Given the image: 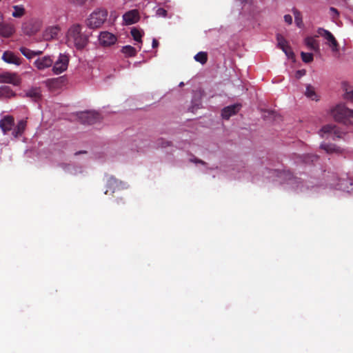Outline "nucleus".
Returning a JSON list of instances; mask_svg holds the SVG:
<instances>
[{
	"instance_id": "nucleus-1",
	"label": "nucleus",
	"mask_w": 353,
	"mask_h": 353,
	"mask_svg": "<svg viewBox=\"0 0 353 353\" xmlns=\"http://www.w3.org/2000/svg\"><path fill=\"white\" fill-rule=\"evenodd\" d=\"M90 34L83 31V27L79 23L72 25L67 32V42L77 50H83L89 42Z\"/></svg>"
},
{
	"instance_id": "nucleus-2",
	"label": "nucleus",
	"mask_w": 353,
	"mask_h": 353,
	"mask_svg": "<svg viewBox=\"0 0 353 353\" xmlns=\"http://www.w3.org/2000/svg\"><path fill=\"white\" fill-rule=\"evenodd\" d=\"M332 115L337 122L345 125L353 124V110L345 106V105H337L332 110Z\"/></svg>"
},
{
	"instance_id": "nucleus-3",
	"label": "nucleus",
	"mask_w": 353,
	"mask_h": 353,
	"mask_svg": "<svg viewBox=\"0 0 353 353\" xmlns=\"http://www.w3.org/2000/svg\"><path fill=\"white\" fill-rule=\"evenodd\" d=\"M107 17L108 11L105 9H96L86 19V25L90 29L99 28L104 23Z\"/></svg>"
},
{
	"instance_id": "nucleus-4",
	"label": "nucleus",
	"mask_w": 353,
	"mask_h": 353,
	"mask_svg": "<svg viewBox=\"0 0 353 353\" xmlns=\"http://www.w3.org/2000/svg\"><path fill=\"white\" fill-rule=\"evenodd\" d=\"M69 57L65 54H60L58 59L54 61L52 72L54 74H59L65 71L68 67Z\"/></svg>"
},
{
	"instance_id": "nucleus-5",
	"label": "nucleus",
	"mask_w": 353,
	"mask_h": 353,
	"mask_svg": "<svg viewBox=\"0 0 353 353\" xmlns=\"http://www.w3.org/2000/svg\"><path fill=\"white\" fill-rule=\"evenodd\" d=\"M317 32L319 35L323 37L327 41V43L330 47L332 48L333 52L339 51V43L334 35L328 30L319 28L317 30Z\"/></svg>"
},
{
	"instance_id": "nucleus-6",
	"label": "nucleus",
	"mask_w": 353,
	"mask_h": 353,
	"mask_svg": "<svg viewBox=\"0 0 353 353\" xmlns=\"http://www.w3.org/2000/svg\"><path fill=\"white\" fill-rule=\"evenodd\" d=\"M54 60L50 56H44L37 59L34 61L33 65L39 70H43L52 66Z\"/></svg>"
},
{
	"instance_id": "nucleus-7",
	"label": "nucleus",
	"mask_w": 353,
	"mask_h": 353,
	"mask_svg": "<svg viewBox=\"0 0 353 353\" xmlns=\"http://www.w3.org/2000/svg\"><path fill=\"white\" fill-rule=\"evenodd\" d=\"M117 40V39L114 34L107 31L101 32L99 36L100 44L105 47L114 44Z\"/></svg>"
},
{
	"instance_id": "nucleus-8",
	"label": "nucleus",
	"mask_w": 353,
	"mask_h": 353,
	"mask_svg": "<svg viewBox=\"0 0 353 353\" xmlns=\"http://www.w3.org/2000/svg\"><path fill=\"white\" fill-rule=\"evenodd\" d=\"M321 136L324 137V134H327L329 136L332 137L333 139L334 138H341L342 132L339 130V129L335 125L332 124H327L324 125L321 130Z\"/></svg>"
},
{
	"instance_id": "nucleus-9",
	"label": "nucleus",
	"mask_w": 353,
	"mask_h": 353,
	"mask_svg": "<svg viewBox=\"0 0 353 353\" xmlns=\"http://www.w3.org/2000/svg\"><path fill=\"white\" fill-rule=\"evenodd\" d=\"M139 13L137 10H132L123 15V19L126 25H131L139 20Z\"/></svg>"
},
{
	"instance_id": "nucleus-10",
	"label": "nucleus",
	"mask_w": 353,
	"mask_h": 353,
	"mask_svg": "<svg viewBox=\"0 0 353 353\" xmlns=\"http://www.w3.org/2000/svg\"><path fill=\"white\" fill-rule=\"evenodd\" d=\"M14 125V118L12 116H5L0 120V128L3 132V134H7Z\"/></svg>"
},
{
	"instance_id": "nucleus-11",
	"label": "nucleus",
	"mask_w": 353,
	"mask_h": 353,
	"mask_svg": "<svg viewBox=\"0 0 353 353\" xmlns=\"http://www.w3.org/2000/svg\"><path fill=\"white\" fill-rule=\"evenodd\" d=\"M0 83H11L18 85L20 83V79L15 74L3 73L0 74Z\"/></svg>"
},
{
	"instance_id": "nucleus-12",
	"label": "nucleus",
	"mask_w": 353,
	"mask_h": 353,
	"mask_svg": "<svg viewBox=\"0 0 353 353\" xmlns=\"http://www.w3.org/2000/svg\"><path fill=\"white\" fill-rule=\"evenodd\" d=\"M99 114L96 112H85L81 113L80 119L84 123L89 125L94 123L99 119Z\"/></svg>"
},
{
	"instance_id": "nucleus-13",
	"label": "nucleus",
	"mask_w": 353,
	"mask_h": 353,
	"mask_svg": "<svg viewBox=\"0 0 353 353\" xmlns=\"http://www.w3.org/2000/svg\"><path fill=\"white\" fill-rule=\"evenodd\" d=\"M2 59L8 63L16 65H19L21 63L20 59L11 51L4 52L2 55Z\"/></svg>"
},
{
	"instance_id": "nucleus-14",
	"label": "nucleus",
	"mask_w": 353,
	"mask_h": 353,
	"mask_svg": "<svg viewBox=\"0 0 353 353\" xmlns=\"http://www.w3.org/2000/svg\"><path fill=\"white\" fill-rule=\"evenodd\" d=\"M121 181H118L115 177L111 176L108 179L107 187L108 189L105 190V194H108L109 192L114 193L116 190L119 189Z\"/></svg>"
},
{
	"instance_id": "nucleus-15",
	"label": "nucleus",
	"mask_w": 353,
	"mask_h": 353,
	"mask_svg": "<svg viewBox=\"0 0 353 353\" xmlns=\"http://www.w3.org/2000/svg\"><path fill=\"white\" fill-rule=\"evenodd\" d=\"M239 105H232L225 107L221 112V116L225 119H228L232 115L236 114L239 110Z\"/></svg>"
},
{
	"instance_id": "nucleus-16",
	"label": "nucleus",
	"mask_w": 353,
	"mask_h": 353,
	"mask_svg": "<svg viewBox=\"0 0 353 353\" xmlns=\"http://www.w3.org/2000/svg\"><path fill=\"white\" fill-rule=\"evenodd\" d=\"M26 96L31 99L32 101L38 102L41 99V88L38 87L32 88L26 92Z\"/></svg>"
},
{
	"instance_id": "nucleus-17",
	"label": "nucleus",
	"mask_w": 353,
	"mask_h": 353,
	"mask_svg": "<svg viewBox=\"0 0 353 353\" xmlns=\"http://www.w3.org/2000/svg\"><path fill=\"white\" fill-rule=\"evenodd\" d=\"M14 32L13 25L10 23H0V35L3 37H10Z\"/></svg>"
},
{
	"instance_id": "nucleus-18",
	"label": "nucleus",
	"mask_w": 353,
	"mask_h": 353,
	"mask_svg": "<svg viewBox=\"0 0 353 353\" xmlns=\"http://www.w3.org/2000/svg\"><path fill=\"white\" fill-rule=\"evenodd\" d=\"M318 36L313 37H307L305 39L304 43L306 46L311 50L318 52L319 50V45L318 41L316 40L315 37Z\"/></svg>"
},
{
	"instance_id": "nucleus-19",
	"label": "nucleus",
	"mask_w": 353,
	"mask_h": 353,
	"mask_svg": "<svg viewBox=\"0 0 353 353\" xmlns=\"http://www.w3.org/2000/svg\"><path fill=\"white\" fill-rule=\"evenodd\" d=\"M60 31L58 26H52L47 28L44 33V38L46 40H51L56 38Z\"/></svg>"
},
{
	"instance_id": "nucleus-20",
	"label": "nucleus",
	"mask_w": 353,
	"mask_h": 353,
	"mask_svg": "<svg viewBox=\"0 0 353 353\" xmlns=\"http://www.w3.org/2000/svg\"><path fill=\"white\" fill-rule=\"evenodd\" d=\"M320 148L328 154L342 152V150L340 148L332 143H322Z\"/></svg>"
},
{
	"instance_id": "nucleus-21",
	"label": "nucleus",
	"mask_w": 353,
	"mask_h": 353,
	"mask_svg": "<svg viewBox=\"0 0 353 353\" xmlns=\"http://www.w3.org/2000/svg\"><path fill=\"white\" fill-rule=\"evenodd\" d=\"M304 94L311 100L319 101V96L316 92L315 88L310 84H307L306 85V90Z\"/></svg>"
},
{
	"instance_id": "nucleus-22",
	"label": "nucleus",
	"mask_w": 353,
	"mask_h": 353,
	"mask_svg": "<svg viewBox=\"0 0 353 353\" xmlns=\"http://www.w3.org/2000/svg\"><path fill=\"white\" fill-rule=\"evenodd\" d=\"M26 121L24 120L19 121L18 122L16 128H14L12 131V135L15 138L21 136L23 133V132L26 129Z\"/></svg>"
},
{
	"instance_id": "nucleus-23",
	"label": "nucleus",
	"mask_w": 353,
	"mask_h": 353,
	"mask_svg": "<svg viewBox=\"0 0 353 353\" xmlns=\"http://www.w3.org/2000/svg\"><path fill=\"white\" fill-rule=\"evenodd\" d=\"M121 52L128 57H133L137 54L136 49L129 45L123 46L121 49Z\"/></svg>"
},
{
	"instance_id": "nucleus-24",
	"label": "nucleus",
	"mask_w": 353,
	"mask_h": 353,
	"mask_svg": "<svg viewBox=\"0 0 353 353\" xmlns=\"http://www.w3.org/2000/svg\"><path fill=\"white\" fill-rule=\"evenodd\" d=\"M300 159H301L305 163H310L316 161L319 159V157L312 154H307L300 157Z\"/></svg>"
},
{
	"instance_id": "nucleus-25",
	"label": "nucleus",
	"mask_w": 353,
	"mask_h": 353,
	"mask_svg": "<svg viewBox=\"0 0 353 353\" xmlns=\"http://www.w3.org/2000/svg\"><path fill=\"white\" fill-rule=\"evenodd\" d=\"M14 12H12V17L15 18H20L25 14V9L22 6H14Z\"/></svg>"
},
{
	"instance_id": "nucleus-26",
	"label": "nucleus",
	"mask_w": 353,
	"mask_h": 353,
	"mask_svg": "<svg viewBox=\"0 0 353 353\" xmlns=\"http://www.w3.org/2000/svg\"><path fill=\"white\" fill-rule=\"evenodd\" d=\"M293 14L294 16V21L299 28H302L303 26L301 13L296 9H293Z\"/></svg>"
},
{
	"instance_id": "nucleus-27",
	"label": "nucleus",
	"mask_w": 353,
	"mask_h": 353,
	"mask_svg": "<svg viewBox=\"0 0 353 353\" xmlns=\"http://www.w3.org/2000/svg\"><path fill=\"white\" fill-rule=\"evenodd\" d=\"M194 59L201 64H205L208 61V54L205 52H199L194 56Z\"/></svg>"
},
{
	"instance_id": "nucleus-28",
	"label": "nucleus",
	"mask_w": 353,
	"mask_h": 353,
	"mask_svg": "<svg viewBox=\"0 0 353 353\" xmlns=\"http://www.w3.org/2000/svg\"><path fill=\"white\" fill-rule=\"evenodd\" d=\"M276 41L278 47L280 49H283L285 46H289L288 41L280 34H276Z\"/></svg>"
},
{
	"instance_id": "nucleus-29",
	"label": "nucleus",
	"mask_w": 353,
	"mask_h": 353,
	"mask_svg": "<svg viewBox=\"0 0 353 353\" xmlns=\"http://www.w3.org/2000/svg\"><path fill=\"white\" fill-rule=\"evenodd\" d=\"M0 94L4 95L6 97H10L14 95V92L10 86L3 85L0 87Z\"/></svg>"
},
{
	"instance_id": "nucleus-30",
	"label": "nucleus",
	"mask_w": 353,
	"mask_h": 353,
	"mask_svg": "<svg viewBox=\"0 0 353 353\" xmlns=\"http://www.w3.org/2000/svg\"><path fill=\"white\" fill-rule=\"evenodd\" d=\"M21 54L27 59H30L34 57V51L26 47H21L19 49Z\"/></svg>"
},
{
	"instance_id": "nucleus-31",
	"label": "nucleus",
	"mask_w": 353,
	"mask_h": 353,
	"mask_svg": "<svg viewBox=\"0 0 353 353\" xmlns=\"http://www.w3.org/2000/svg\"><path fill=\"white\" fill-rule=\"evenodd\" d=\"M301 57L302 61L306 63H309L312 62L314 59L313 54L310 53V52H301Z\"/></svg>"
},
{
	"instance_id": "nucleus-32",
	"label": "nucleus",
	"mask_w": 353,
	"mask_h": 353,
	"mask_svg": "<svg viewBox=\"0 0 353 353\" xmlns=\"http://www.w3.org/2000/svg\"><path fill=\"white\" fill-rule=\"evenodd\" d=\"M130 33H131L132 37L136 41L142 42V41H141L142 34L138 29H137L135 28H132L131 30Z\"/></svg>"
},
{
	"instance_id": "nucleus-33",
	"label": "nucleus",
	"mask_w": 353,
	"mask_h": 353,
	"mask_svg": "<svg viewBox=\"0 0 353 353\" xmlns=\"http://www.w3.org/2000/svg\"><path fill=\"white\" fill-rule=\"evenodd\" d=\"M283 52L285 54V55L289 59H294V53L293 52L291 46L289 45L288 46H285L284 48L281 49Z\"/></svg>"
},
{
	"instance_id": "nucleus-34",
	"label": "nucleus",
	"mask_w": 353,
	"mask_h": 353,
	"mask_svg": "<svg viewBox=\"0 0 353 353\" xmlns=\"http://www.w3.org/2000/svg\"><path fill=\"white\" fill-rule=\"evenodd\" d=\"M344 97L346 99L350 100L353 101V90H348L347 88H345V92L344 94Z\"/></svg>"
},
{
	"instance_id": "nucleus-35",
	"label": "nucleus",
	"mask_w": 353,
	"mask_h": 353,
	"mask_svg": "<svg viewBox=\"0 0 353 353\" xmlns=\"http://www.w3.org/2000/svg\"><path fill=\"white\" fill-rule=\"evenodd\" d=\"M158 144L162 148H166L171 145V142L168 141H164L163 139L159 140Z\"/></svg>"
},
{
	"instance_id": "nucleus-36",
	"label": "nucleus",
	"mask_w": 353,
	"mask_h": 353,
	"mask_svg": "<svg viewBox=\"0 0 353 353\" xmlns=\"http://www.w3.org/2000/svg\"><path fill=\"white\" fill-rule=\"evenodd\" d=\"M157 14L159 16H162L165 17L167 16L168 12L165 9L160 8L157 10Z\"/></svg>"
},
{
	"instance_id": "nucleus-37",
	"label": "nucleus",
	"mask_w": 353,
	"mask_h": 353,
	"mask_svg": "<svg viewBox=\"0 0 353 353\" xmlns=\"http://www.w3.org/2000/svg\"><path fill=\"white\" fill-rule=\"evenodd\" d=\"M284 20L289 25L292 24V17L290 14H285L284 16Z\"/></svg>"
},
{
	"instance_id": "nucleus-38",
	"label": "nucleus",
	"mask_w": 353,
	"mask_h": 353,
	"mask_svg": "<svg viewBox=\"0 0 353 353\" xmlns=\"http://www.w3.org/2000/svg\"><path fill=\"white\" fill-rule=\"evenodd\" d=\"M305 74V70H300L296 71V77L297 79L301 78L302 76Z\"/></svg>"
},
{
	"instance_id": "nucleus-39",
	"label": "nucleus",
	"mask_w": 353,
	"mask_h": 353,
	"mask_svg": "<svg viewBox=\"0 0 353 353\" xmlns=\"http://www.w3.org/2000/svg\"><path fill=\"white\" fill-rule=\"evenodd\" d=\"M192 161L196 163H201L202 165H205V162H204L203 161L201 160V159H192L191 160Z\"/></svg>"
},
{
	"instance_id": "nucleus-40",
	"label": "nucleus",
	"mask_w": 353,
	"mask_h": 353,
	"mask_svg": "<svg viewBox=\"0 0 353 353\" xmlns=\"http://www.w3.org/2000/svg\"><path fill=\"white\" fill-rule=\"evenodd\" d=\"M159 46V41L156 39H153L152 40V48H155L158 47Z\"/></svg>"
},
{
	"instance_id": "nucleus-41",
	"label": "nucleus",
	"mask_w": 353,
	"mask_h": 353,
	"mask_svg": "<svg viewBox=\"0 0 353 353\" xmlns=\"http://www.w3.org/2000/svg\"><path fill=\"white\" fill-rule=\"evenodd\" d=\"M85 153H87V152L85 150H81V151L77 152L75 153V155H79L81 154H85Z\"/></svg>"
},
{
	"instance_id": "nucleus-42",
	"label": "nucleus",
	"mask_w": 353,
	"mask_h": 353,
	"mask_svg": "<svg viewBox=\"0 0 353 353\" xmlns=\"http://www.w3.org/2000/svg\"><path fill=\"white\" fill-rule=\"evenodd\" d=\"M42 54V51H34V57L37 55H40Z\"/></svg>"
},
{
	"instance_id": "nucleus-43",
	"label": "nucleus",
	"mask_w": 353,
	"mask_h": 353,
	"mask_svg": "<svg viewBox=\"0 0 353 353\" xmlns=\"http://www.w3.org/2000/svg\"><path fill=\"white\" fill-rule=\"evenodd\" d=\"M330 10H331L332 12H335V13H336V14H339L338 10H337L336 8H332H332H330Z\"/></svg>"
},
{
	"instance_id": "nucleus-44",
	"label": "nucleus",
	"mask_w": 353,
	"mask_h": 353,
	"mask_svg": "<svg viewBox=\"0 0 353 353\" xmlns=\"http://www.w3.org/2000/svg\"><path fill=\"white\" fill-rule=\"evenodd\" d=\"M117 203L118 205L120 204V203L122 204L125 203L124 201L122 199H121L120 200H117Z\"/></svg>"
},
{
	"instance_id": "nucleus-45",
	"label": "nucleus",
	"mask_w": 353,
	"mask_h": 353,
	"mask_svg": "<svg viewBox=\"0 0 353 353\" xmlns=\"http://www.w3.org/2000/svg\"><path fill=\"white\" fill-rule=\"evenodd\" d=\"M184 85V83L183 82H181L180 84H179V86H183Z\"/></svg>"
},
{
	"instance_id": "nucleus-46",
	"label": "nucleus",
	"mask_w": 353,
	"mask_h": 353,
	"mask_svg": "<svg viewBox=\"0 0 353 353\" xmlns=\"http://www.w3.org/2000/svg\"><path fill=\"white\" fill-rule=\"evenodd\" d=\"M63 79V77L57 78V79H56V81H58V80H59V79Z\"/></svg>"
}]
</instances>
